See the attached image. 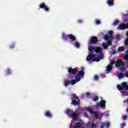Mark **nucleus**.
<instances>
[{
  "instance_id": "nucleus-1",
  "label": "nucleus",
  "mask_w": 128,
  "mask_h": 128,
  "mask_svg": "<svg viewBox=\"0 0 128 128\" xmlns=\"http://www.w3.org/2000/svg\"><path fill=\"white\" fill-rule=\"evenodd\" d=\"M101 58H96V54H90L87 56L86 60L87 62H90V60H92V62H98L100 60Z\"/></svg>"
},
{
  "instance_id": "nucleus-2",
  "label": "nucleus",
  "mask_w": 128,
  "mask_h": 128,
  "mask_svg": "<svg viewBox=\"0 0 128 128\" xmlns=\"http://www.w3.org/2000/svg\"><path fill=\"white\" fill-rule=\"evenodd\" d=\"M71 100L73 106H78L80 104V98L76 94H72Z\"/></svg>"
},
{
  "instance_id": "nucleus-3",
  "label": "nucleus",
  "mask_w": 128,
  "mask_h": 128,
  "mask_svg": "<svg viewBox=\"0 0 128 128\" xmlns=\"http://www.w3.org/2000/svg\"><path fill=\"white\" fill-rule=\"evenodd\" d=\"M117 88L118 90H124V89L127 90H128V83L126 82H122L121 85H117Z\"/></svg>"
},
{
  "instance_id": "nucleus-4",
  "label": "nucleus",
  "mask_w": 128,
  "mask_h": 128,
  "mask_svg": "<svg viewBox=\"0 0 128 128\" xmlns=\"http://www.w3.org/2000/svg\"><path fill=\"white\" fill-rule=\"evenodd\" d=\"M87 110L91 114H94L96 120L98 118L100 115H98V112L94 111V110H92V109L90 108H87Z\"/></svg>"
},
{
  "instance_id": "nucleus-5",
  "label": "nucleus",
  "mask_w": 128,
  "mask_h": 128,
  "mask_svg": "<svg viewBox=\"0 0 128 128\" xmlns=\"http://www.w3.org/2000/svg\"><path fill=\"white\" fill-rule=\"evenodd\" d=\"M116 68H120V66H124L126 63L122 62V60L120 59L114 62Z\"/></svg>"
},
{
  "instance_id": "nucleus-6",
  "label": "nucleus",
  "mask_w": 128,
  "mask_h": 128,
  "mask_svg": "<svg viewBox=\"0 0 128 128\" xmlns=\"http://www.w3.org/2000/svg\"><path fill=\"white\" fill-rule=\"evenodd\" d=\"M39 7L40 8H44L45 12H50V8H48V6H46V4L44 2L40 4L39 6Z\"/></svg>"
},
{
  "instance_id": "nucleus-7",
  "label": "nucleus",
  "mask_w": 128,
  "mask_h": 128,
  "mask_svg": "<svg viewBox=\"0 0 128 128\" xmlns=\"http://www.w3.org/2000/svg\"><path fill=\"white\" fill-rule=\"evenodd\" d=\"M104 40H107L108 42L107 45H108V46H112V39H110L108 35H105L104 36Z\"/></svg>"
},
{
  "instance_id": "nucleus-8",
  "label": "nucleus",
  "mask_w": 128,
  "mask_h": 128,
  "mask_svg": "<svg viewBox=\"0 0 128 128\" xmlns=\"http://www.w3.org/2000/svg\"><path fill=\"white\" fill-rule=\"evenodd\" d=\"M98 42V38L96 36H92L90 39V42L92 44H96L97 42Z\"/></svg>"
},
{
  "instance_id": "nucleus-9",
  "label": "nucleus",
  "mask_w": 128,
  "mask_h": 128,
  "mask_svg": "<svg viewBox=\"0 0 128 128\" xmlns=\"http://www.w3.org/2000/svg\"><path fill=\"white\" fill-rule=\"evenodd\" d=\"M69 84H71L72 86H74V80H65L64 82V86H68Z\"/></svg>"
},
{
  "instance_id": "nucleus-10",
  "label": "nucleus",
  "mask_w": 128,
  "mask_h": 128,
  "mask_svg": "<svg viewBox=\"0 0 128 128\" xmlns=\"http://www.w3.org/2000/svg\"><path fill=\"white\" fill-rule=\"evenodd\" d=\"M68 72L70 74H76L78 72V70L70 68L68 69Z\"/></svg>"
},
{
  "instance_id": "nucleus-11",
  "label": "nucleus",
  "mask_w": 128,
  "mask_h": 128,
  "mask_svg": "<svg viewBox=\"0 0 128 128\" xmlns=\"http://www.w3.org/2000/svg\"><path fill=\"white\" fill-rule=\"evenodd\" d=\"M114 61H112L110 64L106 66L107 72H110L112 70V66H114Z\"/></svg>"
},
{
  "instance_id": "nucleus-12",
  "label": "nucleus",
  "mask_w": 128,
  "mask_h": 128,
  "mask_svg": "<svg viewBox=\"0 0 128 128\" xmlns=\"http://www.w3.org/2000/svg\"><path fill=\"white\" fill-rule=\"evenodd\" d=\"M106 100H102L100 103L97 104V106H100V108H106Z\"/></svg>"
},
{
  "instance_id": "nucleus-13",
  "label": "nucleus",
  "mask_w": 128,
  "mask_h": 128,
  "mask_svg": "<svg viewBox=\"0 0 128 128\" xmlns=\"http://www.w3.org/2000/svg\"><path fill=\"white\" fill-rule=\"evenodd\" d=\"M76 80L72 79L73 80V82H74V84H76V82H80V78H82V77L80 76H79L78 75H77L75 77Z\"/></svg>"
},
{
  "instance_id": "nucleus-14",
  "label": "nucleus",
  "mask_w": 128,
  "mask_h": 128,
  "mask_svg": "<svg viewBox=\"0 0 128 128\" xmlns=\"http://www.w3.org/2000/svg\"><path fill=\"white\" fill-rule=\"evenodd\" d=\"M94 50L96 54H102V49L100 47H96Z\"/></svg>"
},
{
  "instance_id": "nucleus-15",
  "label": "nucleus",
  "mask_w": 128,
  "mask_h": 128,
  "mask_svg": "<svg viewBox=\"0 0 128 128\" xmlns=\"http://www.w3.org/2000/svg\"><path fill=\"white\" fill-rule=\"evenodd\" d=\"M44 114L49 118H52V114L50 111H46Z\"/></svg>"
},
{
  "instance_id": "nucleus-16",
  "label": "nucleus",
  "mask_w": 128,
  "mask_h": 128,
  "mask_svg": "<svg viewBox=\"0 0 128 128\" xmlns=\"http://www.w3.org/2000/svg\"><path fill=\"white\" fill-rule=\"evenodd\" d=\"M66 114L68 116H69L70 118L72 116V114H74V111L72 110L68 109L66 110Z\"/></svg>"
},
{
  "instance_id": "nucleus-17",
  "label": "nucleus",
  "mask_w": 128,
  "mask_h": 128,
  "mask_svg": "<svg viewBox=\"0 0 128 128\" xmlns=\"http://www.w3.org/2000/svg\"><path fill=\"white\" fill-rule=\"evenodd\" d=\"M68 38H69V39L71 40L72 42H74L75 40H76V38L72 34H68Z\"/></svg>"
},
{
  "instance_id": "nucleus-18",
  "label": "nucleus",
  "mask_w": 128,
  "mask_h": 128,
  "mask_svg": "<svg viewBox=\"0 0 128 128\" xmlns=\"http://www.w3.org/2000/svg\"><path fill=\"white\" fill-rule=\"evenodd\" d=\"M118 28L120 30H126V24L124 23L120 24L118 26Z\"/></svg>"
},
{
  "instance_id": "nucleus-19",
  "label": "nucleus",
  "mask_w": 128,
  "mask_h": 128,
  "mask_svg": "<svg viewBox=\"0 0 128 128\" xmlns=\"http://www.w3.org/2000/svg\"><path fill=\"white\" fill-rule=\"evenodd\" d=\"M82 123L80 122H76V123L75 126H74V128H82Z\"/></svg>"
},
{
  "instance_id": "nucleus-20",
  "label": "nucleus",
  "mask_w": 128,
  "mask_h": 128,
  "mask_svg": "<svg viewBox=\"0 0 128 128\" xmlns=\"http://www.w3.org/2000/svg\"><path fill=\"white\" fill-rule=\"evenodd\" d=\"M114 0H107V4L110 6H114Z\"/></svg>"
},
{
  "instance_id": "nucleus-21",
  "label": "nucleus",
  "mask_w": 128,
  "mask_h": 128,
  "mask_svg": "<svg viewBox=\"0 0 128 128\" xmlns=\"http://www.w3.org/2000/svg\"><path fill=\"white\" fill-rule=\"evenodd\" d=\"M70 118H72L73 120H76L78 118V114H76V113L73 112L72 116H71Z\"/></svg>"
},
{
  "instance_id": "nucleus-22",
  "label": "nucleus",
  "mask_w": 128,
  "mask_h": 128,
  "mask_svg": "<svg viewBox=\"0 0 128 128\" xmlns=\"http://www.w3.org/2000/svg\"><path fill=\"white\" fill-rule=\"evenodd\" d=\"M77 75L82 78V76H84V70L79 71Z\"/></svg>"
},
{
  "instance_id": "nucleus-23",
  "label": "nucleus",
  "mask_w": 128,
  "mask_h": 128,
  "mask_svg": "<svg viewBox=\"0 0 128 128\" xmlns=\"http://www.w3.org/2000/svg\"><path fill=\"white\" fill-rule=\"evenodd\" d=\"M113 32H114L112 30L109 32L110 36H108L109 38H110V40H112L114 38V36L112 35Z\"/></svg>"
},
{
  "instance_id": "nucleus-24",
  "label": "nucleus",
  "mask_w": 128,
  "mask_h": 128,
  "mask_svg": "<svg viewBox=\"0 0 128 128\" xmlns=\"http://www.w3.org/2000/svg\"><path fill=\"white\" fill-rule=\"evenodd\" d=\"M124 76H126L122 72H120L118 74V78H122Z\"/></svg>"
},
{
  "instance_id": "nucleus-25",
  "label": "nucleus",
  "mask_w": 128,
  "mask_h": 128,
  "mask_svg": "<svg viewBox=\"0 0 128 128\" xmlns=\"http://www.w3.org/2000/svg\"><path fill=\"white\" fill-rule=\"evenodd\" d=\"M102 46H103L104 50H108V44H106V43H103L102 44Z\"/></svg>"
},
{
  "instance_id": "nucleus-26",
  "label": "nucleus",
  "mask_w": 128,
  "mask_h": 128,
  "mask_svg": "<svg viewBox=\"0 0 128 128\" xmlns=\"http://www.w3.org/2000/svg\"><path fill=\"white\" fill-rule=\"evenodd\" d=\"M124 60L126 64L128 62V54H126L124 56Z\"/></svg>"
},
{
  "instance_id": "nucleus-27",
  "label": "nucleus",
  "mask_w": 128,
  "mask_h": 128,
  "mask_svg": "<svg viewBox=\"0 0 128 128\" xmlns=\"http://www.w3.org/2000/svg\"><path fill=\"white\" fill-rule=\"evenodd\" d=\"M116 40H120V34H116L115 38Z\"/></svg>"
},
{
  "instance_id": "nucleus-28",
  "label": "nucleus",
  "mask_w": 128,
  "mask_h": 128,
  "mask_svg": "<svg viewBox=\"0 0 128 128\" xmlns=\"http://www.w3.org/2000/svg\"><path fill=\"white\" fill-rule=\"evenodd\" d=\"M63 38L65 40H68L69 38H68V35H64L63 36Z\"/></svg>"
},
{
  "instance_id": "nucleus-29",
  "label": "nucleus",
  "mask_w": 128,
  "mask_h": 128,
  "mask_svg": "<svg viewBox=\"0 0 128 128\" xmlns=\"http://www.w3.org/2000/svg\"><path fill=\"white\" fill-rule=\"evenodd\" d=\"M124 47L121 46L118 48V52H124Z\"/></svg>"
},
{
  "instance_id": "nucleus-30",
  "label": "nucleus",
  "mask_w": 128,
  "mask_h": 128,
  "mask_svg": "<svg viewBox=\"0 0 128 128\" xmlns=\"http://www.w3.org/2000/svg\"><path fill=\"white\" fill-rule=\"evenodd\" d=\"M6 72L7 74H12V70L8 68L6 70Z\"/></svg>"
},
{
  "instance_id": "nucleus-31",
  "label": "nucleus",
  "mask_w": 128,
  "mask_h": 128,
  "mask_svg": "<svg viewBox=\"0 0 128 128\" xmlns=\"http://www.w3.org/2000/svg\"><path fill=\"white\" fill-rule=\"evenodd\" d=\"M94 47L90 46L88 48L90 52H92V50H94Z\"/></svg>"
},
{
  "instance_id": "nucleus-32",
  "label": "nucleus",
  "mask_w": 128,
  "mask_h": 128,
  "mask_svg": "<svg viewBox=\"0 0 128 128\" xmlns=\"http://www.w3.org/2000/svg\"><path fill=\"white\" fill-rule=\"evenodd\" d=\"M118 22H120L118 20H115L114 22V26H116V24H118Z\"/></svg>"
},
{
  "instance_id": "nucleus-33",
  "label": "nucleus",
  "mask_w": 128,
  "mask_h": 128,
  "mask_svg": "<svg viewBox=\"0 0 128 128\" xmlns=\"http://www.w3.org/2000/svg\"><path fill=\"white\" fill-rule=\"evenodd\" d=\"M120 126L121 128H124L126 126V122H124L123 123L120 124Z\"/></svg>"
},
{
  "instance_id": "nucleus-34",
  "label": "nucleus",
  "mask_w": 128,
  "mask_h": 128,
  "mask_svg": "<svg viewBox=\"0 0 128 128\" xmlns=\"http://www.w3.org/2000/svg\"><path fill=\"white\" fill-rule=\"evenodd\" d=\"M96 24H100V20H95Z\"/></svg>"
},
{
  "instance_id": "nucleus-35",
  "label": "nucleus",
  "mask_w": 128,
  "mask_h": 128,
  "mask_svg": "<svg viewBox=\"0 0 128 128\" xmlns=\"http://www.w3.org/2000/svg\"><path fill=\"white\" fill-rule=\"evenodd\" d=\"M98 100V96H96L93 98V101L94 102H96Z\"/></svg>"
},
{
  "instance_id": "nucleus-36",
  "label": "nucleus",
  "mask_w": 128,
  "mask_h": 128,
  "mask_svg": "<svg viewBox=\"0 0 128 128\" xmlns=\"http://www.w3.org/2000/svg\"><path fill=\"white\" fill-rule=\"evenodd\" d=\"M74 44L76 48H80V43H78V42H76Z\"/></svg>"
},
{
  "instance_id": "nucleus-37",
  "label": "nucleus",
  "mask_w": 128,
  "mask_h": 128,
  "mask_svg": "<svg viewBox=\"0 0 128 128\" xmlns=\"http://www.w3.org/2000/svg\"><path fill=\"white\" fill-rule=\"evenodd\" d=\"M96 128V125L94 123H92L91 124V128Z\"/></svg>"
},
{
  "instance_id": "nucleus-38",
  "label": "nucleus",
  "mask_w": 128,
  "mask_h": 128,
  "mask_svg": "<svg viewBox=\"0 0 128 128\" xmlns=\"http://www.w3.org/2000/svg\"><path fill=\"white\" fill-rule=\"evenodd\" d=\"M120 72H124L126 70V67H121L120 68Z\"/></svg>"
},
{
  "instance_id": "nucleus-39",
  "label": "nucleus",
  "mask_w": 128,
  "mask_h": 128,
  "mask_svg": "<svg viewBox=\"0 0 128 128\" xmlns=\"http://www.w3.org/2000/svg\"><path fill=\"white\" fill-rule=\"evenodd\" d=\"M124 44L126 46H128V38L125 40Z\"/></svg>"
},
{
  "instance_id": "nucleus-40",
  "label": "nucleus",
  "mask_w": 128,
  "mask_h": 128,
  "mask_svg": "<svg viewBox=\"0 0 128 128\" xmlns=\"http://www.w3.org/2000/svg\"><path fill=\"white\" fill-rule=\"evenodd\" d=\"M95 80H98V76L97 75H96L94 76V78Z\"/></svg>"
},
{
  "instance_id": "nucleus-41",
  "label": "nucleus",
  "mask_w": 128,
  "mask_h": 128,
  "mask_svg": "<svg viewBox=\"0 0 128 128\" xmlns=\"http://www.w3.org/2000/svg\"><path fill=\"white\" fill-rule=\"evenodd\" d=\"M123 118H124V120H126L128 118V116L127 115H124L123 116Z\"/></svg>"
},
{
  "instance_id": "nucleus-42",
  "label": "nucleus",
  "mask_w": 128,
  "mask_h": 128,
  "mask_svg": "<svg viewBox=\"0 0 128 128\" xmlns=\"http://www.w3.org/2000/svg\"><path fill=\"white\" fill-rule=\"evenodd\" d=\"M110 123H109V122H107L106 123V128H110Z\"/></svg>"
},
{
  "instance_id": "nucleus-43",
  "label": "nucleus",
  "mask_w": 128,
  "mask_h": 128,
  "mask_svg": "<svg viewBox=\"0 0 128 128\" xmlns=\"http://www.w3.org/2000/svg\"><path fill=\"white\" fill-rule=\"evenodd\" d=\"M86 95L87 96L88 98H90V93L86 92Z\"/></svg>"
},
{
  "instance_id": "nucleus-44",
  "label": "nucleus",
  "mask_w": 128,
  "mask_h": 128,
  "mask_svg": "<svg viewBox=\"0 0 128 128\" xmlns=\"http://www.w3.org/2000/svg\"><path fill=\"white\" fill-rule=\"evenodd\" d=\"M100 128H104V124H100Z\"/></svg>"
},
{
  "instance_id": "nucleus-45",
  "label": "nucleus",
  "mask_w": 128,
  "mask_h": 128,
  "mask_svg": "<svg viewBox=\"0 0 128 128\" xmlns=\"http://www.w3.org/2000/svg\"><path fill=\"white\" fill-rule=\"evenodd\" d=\"M84 116H86V118H88V114L87 113L85 112V113L84 114Z\"/></svg>"
},
{
  "instance_id": "nucleus-46",
  "label": "nucleus",
  "mask_w": 128,
  "mask_h": 128,
  "mask_svg": "<svg viewBox=\"0 0 128 128\" xmlns=\"http://www.w3.org/2000/svg\"><path fill=\"white\" fill-rule=\"evenodd\" d=\"M92 122H88V124H87V126H90V124H91Z\"/></svg>"
},
{
  "instance_id": "nucleus-47",
  "label": "nucleus",
  "mask_w": 128,
  "mask_h": 128,
  "mask_svg": "<svg viewBox=\"0 0 128 128\" xmlns=\"http://www.w3.org/2000/svg\"><path fill=\"white\" fill-rule=\"evenodd\" d=\"M125 28H126H126H128V23L126 24H125Z\"/></svg>"
},
{
  "instance_id": "nucleus-48",
  "label": "nucleus",
  "mask_w": 128,
  "mask_h": 128,
  "mask_svg": "<svg viewBox=\"0 0 128 128\" xmlns=\"http://www.w3.org/2000/svg\"><path fill=\"white\" fill-rule=\"evenodd\" d=\"M125 76H126V78H128V72L125 74Z\"/></svg>"
},
{
  "instance_id": "nucleus-49",
  "label": "nucleus",
  "mask_w": 128,
  "mask_h": 128,
  "mask_svg": "<svg viewBox=\"0 0 128 128\" xmlns=\"http://www.w3.org/2000/svg\"><path fill=\"white\" fill-rule=\"evenodd\" d=\"M78 22L79 24H82V21L80 20L78 21Z\"/></svg>"
},
{
  "instance_id": "nucleus-50",
  "label": "nucleus",
  "mask_w": 128,
  "mask_h": 128,
  "mask_svg": "<svg viewBox=\"0 0 128 128\" xmlns=\"http://www.w3.org/2000/svg\"><path fill=\"white\" fill-rule=\"evenodd\" d=\"M14 48V46H10V48Z\"/></svg>"
},
{
  "instance_id": "nucleus-51",
  "label": "nucleus",
  "mask_w": 128,
  "mask_h": 128,
  "mask_svg": "<svg viewBox=\"0 0 128 128\" xmlns=\"http://www.w3.org/2000/svg\"><path fill=\"white\" fill-rule=\"evenodd\" d=\"M84 70V68L82 67L81 70Z\"/></svg>"
},
{
  "instance_id": "nucleus-52",
  "label": "nucleus",
  "mask_w": 128,
  "mask_h": 128,
  "mask_svg": "<svg viewBox=\"0 0 128 128\" xmlns=\"http://www.w3.org/2000/svg\"><path fill=\"white\" fill-rule=\"evenodd\" d=\"M126 36H127V38H128V31L126 32Z\"/></svg>"
},
{
  "instance_id": "nucleus-53",
  "label": "nucleus",
  "mask_w": 128,
  "mask_h": 128,
  "mask_svg": "<svg viewBox=\"0 0 128 128\" xmlns=\"http://www.w3.org/2000/svg\"><path fill=\"white\" fill-rule=\"evenodd\" d=\"M126 54L128 55V50L126 51Z\"/></svg>"
},
{
  "instance_id": "nucleus-54",
  "label": "nucleus",
  "mask_w": 128,
  "mask_h": 128,
  "mask_svg": "<svg viewBox=\"0 0 128 128\" xmlns=\"http://www.w3.org/2000/svg\"><path fill=\"white\" fill-rule=\"evenodd\" d=\"M126 112H128V108L126 110Z\"/></svg>"
}]
</instances>
